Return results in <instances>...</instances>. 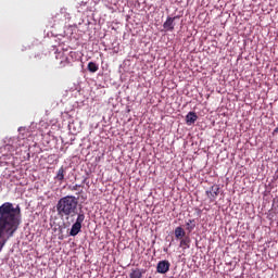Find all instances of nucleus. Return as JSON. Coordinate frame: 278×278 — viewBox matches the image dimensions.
Masks as SVG:
<instances>
[{"label":"nucleus","instance_id":"obj_7","mask_svg":"<svg viewBox=\"0 0 278 278\" xmlns=\"http://www.w3.org/2000/svg\"><path fill=\"white\" fill-rule=\"evenodd\" d=\"M199 116L194 112H189L186 115V124L187 125H194L198 121Z\"/></svg>","mask_w":278,"mask_h":278},{"label":"nucleus","instance_id":"obj_3","mask_svg":"<svg viewBox=\"0 0 278 278\" xmlns=\"http://www.w3.org/2000/svg\"><path fill=\"white\" fill-rule=\"evenodd\" d=\"M86 220V215L84 213H79L77 215L76 222L73 224L71 230H70V236H77L79 231H81V224Z\"/></svg>","mask_w":278,"mask_h":278},{"label":"nucleus","instance_id":"obj_5","mask_svg":"<svg viewBox=\"0 0 278 278\" xmlns=\"http://www.w3.org/2000/svg\"><path fill=\"white\" fill-rule=\"evenodd\" d=\"M170 270V262L160 261L156 265V273L160 275H166Z\"/></svg>","mask_w":278,"mask_h":278},{"label":"nucleus","instance_id":"obj_14","mask_svg":"<svg viewBox=\"0 0 278 278\" xmlns=\"http://www.w3.org/2000/svg\"><path fill=\"white\" fill-rule=\"evenodd\" d=\"M66 66H73L68 56H64L63 60L60 62V68H64Z\"/></svg>","mask_w":278,"mask_h":278},{"label":"nucleus","instance_id":"obj_13","mask_svg":"<svg viewBox=\"0 0 278 278\" xmlns=\"http://www.w3.org/2000/svg\"><path fill=\"white\" fill-rule=\"evenodd\" d=\"M87 68L89 73H97V71H99V65H97L94 62H89Z\"/></svg>","mask_w":278,"mask_h":278},{"label":"nucleus","instance_id":"obj_1","mask_svg":"<svg viewBox=\"0 0 278 278\" xmlns=\"http://www.w3.org/2000/svg\"><path fill=\"white\" fill-rule=\"evenodd\" d=\"M21 206L14 207L11 202L0 205V253L10 238L18 231L22 222Z\"/></svg>","mask_w":278,"mask_h":278},{"label":"nucleus","instance_id":"obj_16","mask_svg":"<svg viewBox=\"0 0 278 278\" xmlns=\"http://www.w3.org/2000/svg\"><path fill=\"white\" fill-rule=\"evenodd\" d=\"M275 131H278V128H276Z\"/></svg>","mask_w":278,"mask_h":278},{"label":"nucleus","instance_id":"obj_9","mask_svg":"<svg viewBox=\"0 0 278 278\" xmlns=\"http://www.w3.org/2000/svg\"><path fill=\"white\" fill-rule=\"evenodd\" d=\"M64 175H66V167L61 166L54 179H56V181H64Z\"/></svg>","mask_w":278,"mask_h":278},{"label":"nucleus","instance_id":"obj_11","mask_svg":"<svg viewBox=\"0 0 278 278\" xmlns=\"http://www.w3.org/2000/svg\"><path fill=\"white\" fill-rule=\"evenodd\" d=\"M144 273H146L144 269H140V268L131 269L129 277L130 278H142V275H144Z\"/></svg>","mask_w":278,"mask_h":278},{"label":"nucleus","instance_id":"obj_2","mask_svg":"<svg viewBox=\"0 0 278 278\" xmlns=\"http://www.w3.org/2000/svg\"><path fill=\"white\" fill-rule=\"evenodd\" d=\"M79 198L75 195H66L61 198L56 204V212L59 216H74L77 213V205Z\"/></svg>","mask_w":278,"mask_h":278},{"label":"nucleus","instance_id":"obj_12","mask_svg":"<svg viewBox=\"0 0 278 278\" xmlns=\"http://www.w3.org/2000/svg\"><path fill=\"white\" fill-rule=\"evenodd\" d=\"M197 227V222L194 219H189L186 223V229L189 233H192V230Z\"/></svg>","mask_w":278,"mask_h":278},{"label":"nucleus","instance_id":"obj_15","mask_svg":"<svg viewBox=\"0 0 278 278\" xmlns=\"http://www.w3.org/2000/svg\"><path fill=\"white\" fill-rule=\"evenodd\" d=\"M87 180H88V178H85L81 185H75V186H73V187L71 188V190H72L73 192H75V191L79 190V188H84V184H86Z\"/></svg>","mask_w":278,"mask_h":278},{"label":"nucleus","instance_id":"obj_6","mask_svg":"<svg viewBox=\"0 0 278 278\" xmlns=\"http://www.w3.org/2000/svg\"><path fill=\"white\" fill-rule=\"evenodd\" d=\"M176 18H179V16L167 17V20L163 24V27L164 29H166V31H173L175 29Z\"/></svg>","mask_w":278,"mask_h":278},{"label":"nucleus","instance_id":"obj_10","mask_svg":"<svg viewBox=\"0 0 278 278\" xmlns=\"http://www.w3.org/2000/svg\"><path fill=\"white\" fill-rule=\"evenodd\" d=\"M190 242L191 240L189 236L184 237L182 239H180V243H179L180 249H184V250L190 249Z\"/></svg>","mask_w":278,"mask_h":278},{"label":"nucleus","instance_id":"obj_8","mask_svg":"<svg viewBox=\"0 0 278 278\" xmlns=\"http://www.w3.org/2000/svg\"><path fill=\"white\" fill-rule=\"evenodd\" d=\"M174 233H175L176 240H181V239L187 237L186 236V230H184L181 228V226L176 227L175 230H174Z\"/></svg>","mask_w":278,"mask_h":278},{"label":"nucleus","instance_id":"obj_4","mask_svg":"<svg viewBox=\"0 0 278 278\" xmlns=\"http://www.w3.org/2000/svg\"><path fill=\"white\" fill-rule=\"evenodd\" d=\"M218 194H220V187L218 185H213L208 190H206V197L210 199L211 203L216 201Z\"/></svg>","mask_w":278,"mask_h":278}]
</instances>
